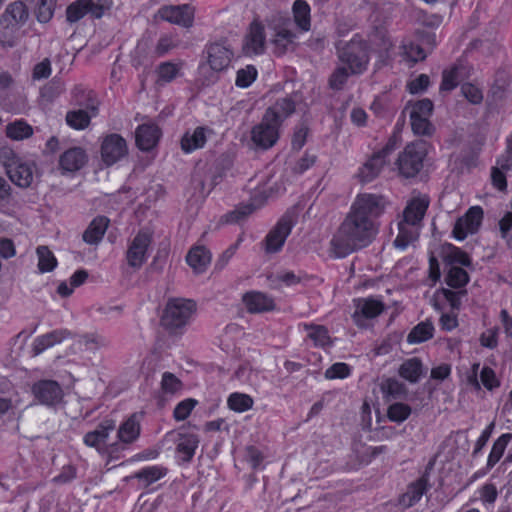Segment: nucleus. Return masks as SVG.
Here are the masks:
<instances>
[{
    "label": "nucleus",
    "mask_w": 512,
    "mask_h": 512,
    "mask_svg": "<svg viewBox=\"0 0 512 512\" xmlns=\"http://www.w3.org/2000/svg\"><path fill=\"white\" fill-rule=\"evenodd\" d=\"M127 154V144L118 134L108 135L101 145V157L107 166L113 165Z\"/></svg>",
    "instance_id": "nucleus-13"
},
{
    "label": "nucleus",
    "mask_w": 512,
    "mask_h": 512,
    "mask_svg": "<svg viewBox=\"0 0 512 512\" xmlns=\"http://www.w3.org/2000/svg\"><path fill=\"white\" fill-rule=\"evenodd\" d=\"M109 222V219L105 216L94 218L82 235L83 241L91 245L98 244L102 240Z\"/></svg>",
    "instance_id": "nucleus-23"
},
{
    "label": "nucleus",
    "mask_w": 512,
    "mask_h": 512,
    "mask_svg": "<svg viewBox=\"0 0 512 512\" xmlns=\"http://www.w3.org/2000/svg\"><path fill=\"white\" fill-rule=\"evenodd\" d=\"M136 144L143 151L151 150L160 138V129L154 124L140 125L136 130Z\"/></svg>",
    "instance_id": "nucleus-19"
},
{
    "label": "nucleus",
    "mask_w": 512,
    "mask_h": 512,
    "mask_svg": "<svg viewBox=\"0 0 512 512\" xmlns=\"http://www.w3.org/2000/svg\"><path fill=\"white\" fill-rule=\"evenodd\" d=\"M386 164V160L383 159L377 153L367 160L363 166L359 169L358 178L362 183H368L373 181L381 172L382 168Z\"/></svg>",
    "instance_id": "nucleus-25"
},
{
    "label": "nucleus",
    "mask_w": 512,
    "mask_h": 512,
    "mask_svg": "<svg viewBox=\"0 0 512 512\" xmlns=\"http://www.w3.org/2000/svg\"><path fill=\"white\" fill-rule=\"evenodd\" d=\"M6 174L11 182L21 188H27L33 181V168L31 164L13 159L5 164Z\"/></svg>",
    "instance_id": "nucleus-15"
},
{
    "label": "nucleus",
    "mask_w": 512,
    "mask_h": 512,
    "mask_svg": "<svg viewBox=\"0 0 512 512\" xmlns=\"http://www.w3.org/2000/svg\"><path fill=\"white\" fill-rule=\"evenodd\" d=\"M38 269L41 273L51 272L57 266V259L47 246H39L36 250Z\"/></svg>",
    "instance_id": "nucleus-38"
},
{
    "label": "nucleus",
    "mask_w": 512,
    "mask_h": 512,
    "mask_svg": "<svg viewBox=\"0 0 512 512\" xmlns=\"http://www.w3.org/2000/svg\"><path fill=\"white\" fill-rule=\"evenodd\" d=\"M511 439L512 434L505 433L494 442L487 461L488 468H492L501 459Z\"/></svg>",
    "instance_id": "nucleus-37"
},
{
    "label": "nucleus",
    "mask_w": 512,
    "mask_h": 512,
    "mask_svg": "<svg viewBox=\"0 0 512 512\" xmlns=\"http://www.w3.org/2000/svg\"><path fill=\"white\" fill-rule=\"evenodd\" d=\"M166 474V469L157 467V466H151L146 467L135 473L134 477L143 480L146 482V485H150L153 482L160 479L162 476Z\"/></svg>",
    "instance_id": "nucleus-47"
},
{
    "label": "nucleus",
    "mask_w": 512,
    "mask_h": 512,
    "mask_svg": "<svg viewBox=\"0 0 512 512\" xmlns=\"http://www.w3.org/2000/svg\"><path fill=\"white\" fill-rule=\"evenodd\" d=\"M446 259L450 264H460L466 267L471 265V260L468 254L456 247L451 249V251L446 256Z\"/></svg>",
    "instance_id": "nucleus-61"
},
{
    "label": "nucleus",
    "mask_w": 512,
    "mask_h": 512,
    "mask_svg": "<svg viewBox=\"0 0 512 512\" xmlns=\"http://www.w3.org/2000/svg\"><path fill=\"white\" fill-rule=\"evenodd\" d=\"M56 0H39L36 10L37 19L42 22H48L54 12Z\"/></svg>",
    "instance_id": "nucleus-50"
},
{
    "label": "nucleus",
    "mask_w": 512,
    "mask_h": 512,
    "mask_svg": "<svg viewBox=\"0 0 512 512\" xmlns=\"http://www.w3.org/2000/svg\"><path fill=\"white\" fill-rule=\"evenodd\" d=\"M116 427L115 421L112 419L103 420L94 431L88 432L84 437V443L87 446L98 448L104 443L110 431Z\"/></svg>",
    "instance_id": "nucleus-26"
},
{
    "label": "nucleus",
    "mask_w": 512,
    "mask_h": 512,
    "mask_svg": "<svg viewBox=\"0 0 512 512\" xmlns=\"http://www.w3.org/2000/svg\"><path fill=\"white\" fill-rule=\"evenodd\" d=\"M265 48L264 26L254 21L250 25V30L244 39L242 46L245 55H257L263 53Z\"/></svg>",
    "instance_id": "nucleus-16"
},
{
    "label": "nucleus",
    "mask_w": 512,
    "mask_h": 512,
    "mask_svg": "<svg viewBox=\"0 0 512 512\" xmlns=\"http://www.w3.org/2000/svg\"><path fill=\"white\" fill-rule=\"evenodd\" d=\"M158 15L165 21L189 28L193 25L194 8L188 4L166 5L158 10Z\"/></svg>",
    "instance_id": "nucleus-11"
},
{
    "label": "nucleus",
    "mask_w": 512,
    "mask_h": 512,
    "mask_svg": "<svg viewBox=\"0 0 512 512\" xmlns=\"http://www.w3.org/2000/svg\"><path fill=\"white\" fill-rule=\"evenodd\" d=\"M140 433V425L136 421L135 415L129 417L118 429V438L124 443H132L137 439Z\"/></svg>",
    "instance_id": "nucleus-34"
},
{
    "label": "nucleus",
    "mask_w": 512,
    "mask_h": 512,
    "mask_svg": "<svg viewBox=\"0 0 512 512\" xmlns=\"http://www.w3.org/2000/svg\"><path fill=\"white\" fill-rule=\"evenodd\" d=\"M428 486V475L425 474L408 486L407 491L399 500L400 504L405 508L413 506L421 499L422 495L427 491Z\"/></svg>",
    "instance_id": "nucleus-21"
},
{
    "label": "nucleus",
    "mask_w": 512,
    "mask_h": 512,
    "mask_svg": "<svg viewBox=\"0 0 512 512\" xmlns=\"http://www.w3.org/2000/svg\"><path fill=\"white\" fill-rule=\"evenodd\" d=\"M293 15L296 25L302 31L310 29V7L304 0H296L294 2Z\"/></svg>",
    "instance_id": "nucleus-35"
},
{
    "label": "nucleus",
    "mask_w": 512,
    "mask_h": 512,
    "mask_svg": "<svg viewBox=\"0 0 512 512\" xmlns=\"http://www.w3.org/2000/svg\"><path fill=\"white\" fill-rule=\"evenodd\" d=\"M483 219L480 206L471 207L464 216L460 217L453 228L452 234L457 240H464L468 234L475 233Z\"/></svg>",
    "instance_id": "nucleus-10"
},
{
    "label": "nucleus",
    "mask_w": 512,
    "mask_h": 512,
    "mask_svg": "<svg viewBox=\"0 0 512 512\" xmlns=\"http://www.w3.org/2000/svg\"><path fill=\"white\" fill-rule=\"evenodd\" d=\"M404 54L413 63H416L419 60H424L426 58V54L423 51L420 45L410 43L403 46Z\"/></svg>",
    "instance_id": "nucleus-62"
},
{
    "label": "nucleus",
    "mask_w": 512,
    "mask_h": 512,
    "mask_svg": "<svg viewBox=\"0 0 512 512\" xmlns=\"http://www.w3.org/2000/svg\"><path fill=\"white\" fill-rule=\"evenodd\" d=\"M349 74L351 73L345 67L336 68L329 78V87L333 90L342 89L343 85L346 83L348 79Z\"/></svg>",
    "instance_id": "nucleus-54"
},
{
    "label": "nucleus",
    "mask_w": 512,
    "mask_h": 512,
    "mask_svg": "<svg viewBox=\"0 0 512 512\" xmlns=\"http://www.w3.org/2000/svg\"><path fill=\"white\" fill-rule=\"evenodd\" d=\"M90 0H76L71 3L66 9V18L70 23H74L87 15V4Z\"/></svg>",
    "instance_id": "nucleus-44"
},
{
    "label": "nucleus",
    "mask_w": 512,
    "mask_h": 512,
    "mask_svg": "<svg viewBox=\"0 0 512 512\" xmlns=\"http://www.w3.org/2000/svg\"><path fill=\"white\" fill-rule=\"evenodd\" d=\"M196 309L192 300L175 298L170 299L165 307L161 322L168 329L180 328L188 322V319Z\"/></svg>",
    "instance_id": "nucleus-4"
},
{
    "label": "nucleus",
    "mask_w": 512,
    "mask_h": 512,
    "mask_svg": "<svg viewBox=\"0 0 512 512\" xmlns=\"http://www.w3.org/2000/svg\"><path fill=\"white\" fill-rule=\"evenodd\" d=\"M257 77V70L253 65H247L237 71L235 84L240 88L249 87Z\"/></svg>",
    "instance_id": "nucleus-46"
},
{
    "label": "nucleus",
    "mask_w": 512,
    "mask_h": 512,
    "mask_svg": "<svg viewBox=\"0 0 512 512\" xmlns=\"http://www.w3.org/2000/svg\"><path fill=\"white\" fill-rule=\"evenodd\" d=\"M354 306L352 318L359 327H366L368 320L378 317L384 311V303L374 297L355 299Z\"/></svg>",
    "instance_id": "nucleus-9"
},
{
    "label": "nucleus",
    "mask_w": 512,
    "mask_h": 512,
    "mask_svg": "<svg viewBox=\"0 0 512 512\" xmlns=\"http://www.w3.org/2000/svg\"><path fill=\"white\" fill-rule=\"evenodd\" d=\"M461 93L472 104H479L483 99L482 91L471 83L463 84Z\"/></svg>",
    "instance_id": "nucleus-59"
},
{
    "label": "nucleus",
    "mask_w": 512,
    "mask_h": 512,
    "mask_svg": "<svg viewBox=\"0 0 512 512\" xmlns=\"http://www.w3.org/2000/svg\"><path fill=\"white\" fill-rule=\"evenodd\" d=\"M68 335H69V332L64 330V331H54V332L45 334L41 337H38L33 344L34 355H39L45 349L53 346L56 343H60Z\"/></svg>",
    "instance_id": "nucleus-33"
},
{
    "label": "nucleus",
    "mask_w": 512,
    "mask_h": 512,
    "mask_svg": "<svg viewBox=\"0 0 512 512\" xmlns=\"http://www.w3.org/2000/svg\"><path fill=\"white\" fill-rule=\"evenodd\" d=\"M7 136L14 140H22L32 135L33 130L30 125L23 121H16L7 125Z\"/></svg>",
    "instance_id": "nucleus-43"
},
{
    "label": "nucleus",
    "mask_w": 512,
    "mask_h": 512,
    "mask_svg": "<svg viewBox=\"0 0 512 512\" xmlns=\"http://www.w3.org/2000/svg\"><path fill=\"white\" fill-rule=\"evenodd\" d=\"M257 207L254 204H248L226 214L224 221L226 223H238L253 213Z\"/></svg>",
    "instance_id": "nucleus-52"
},
{
    "label": "nucleus",
    "mask_w": 512,
    "mask_h": 512,
    "mask_svg": "<svg viewBox=\"0 0 512 512\" xmlns=\"http://www.w3.org/2000/svg\"><path fill=\"white\" fill-rule=\"evenodd\" d=\"M28 18V11L22 2H14L8 5L5 13L1 16L0 24L5 29L18 27L24 24Z\"/></svg>",
    "instance_id": "nucleus-17"
},
{
    "label": "nucleus",
    "mask_w": 512,
    "mask_h": 512,
    "mask_svg": "<svg viewBox=\"0 0 512 512\" xmlns=\"http://www.w3.org/2000/svg\"><path fill=\"white\" fill-rule=\"evenodd\" d=\"M469 281L468 273L461 267L452 265L446 275V283L452 288H461Z\"/></svg>",
    "instance_id": "nucleus-39"
},
{
    "label": "nucleus",
    "mask_w": 512,
    "mask_h": 512,
    "mask_svg": "<svg viewBox=\"0 0 512 512\" xmlns=\"http://www.w3.org/2000/svg\"><path fill=\"white\" fill-rule=\"evenodd\" d=\"M153 235L148 230H140L131 241L126 259L130 267L139 269L147 260L148 249L152 243Z\"/></svg>",
    "instance_id": "nucleus-8"
},
{
    "label": "nucleus",
    "mask_w": 512,
    "mask_h": 512,
    "mask_svg": "<svg viewBox=\"0 0 512 512\" xmlns=\"http://www.w3.org/2000/svg\"><path fill=\"white\" fill-rule=\"evenodd\" d=\"M434 327L431 322L425 321L416 325L407 336L409 343H421L433 337Z\"/></svg>",
    "instance_id": "nucleus-36"
},
{
    "label": "nucleus",
    "mask_w": 512,
    "mask_h": 512,
    "mask_svg": "<svg viewBox=\"0 0 512 512\" xmlns=\"http://www.w3.org/2000/svg\"><path fill=\"white\" fill-rule=\"evenodd\" d=\"M411 127L415 134L423 136H431L434 132V126L429 121V118H410Z\"/></svg>",
    "instance_id": "nucleus-51"
},
{
    "label": "nucleus",
    "mask_w": 512,
    "mask_h": 512,
    "mask_svg": "<svg viewBox=\"0 0 512 512\" xmlns=\"http://www.w3.org/2000/svg\"><path fill=\"white\" fill-rule=\"evenodd\" d=\"M179 72V68L177 65L171 62L161 63L158 67V77L159 81L170 82L176 78Z\"/></svg>",
    "instance_id": "nucleus-56"
},
{
    "label": "nucleus",
    "mask_w": 512,
    "mask_h": 512,
    "mask_svg": "<svg viewBox=\"0 0 512 512\" xmlns=\"http://www.w3.org/2000/svg\"><path fill=\"white\" fill-rule=\"evenodd\" d=\"M186 261L195 273H203L211 261V254L205 247L197 246L189 251Z\"/></svg>",
    "instance_id": "nucleus-29"
},
{
    "label": "nucleus",
    "mask_w": 512,
    "mask_h": 512,
    "mask_svg": "<svg viewBox=\"0 0 512 512\" xmlns=\"http://www.w3.org/2000/svg\"><path fill=\"white\" fill-rule=\"evenodd\" d=\"M428 207V202L424 199L411 200L403 211L402 220L418 225L423 219Z\"/></svg>",
    "instance_id": "nucleus-32"
},
{
    "label": "nucleus",
    "mask_w": 512,
    "mask_h": 512,
    "mask_svg": "<svg viewBox=\"0 0 512 512\" xmlns=\"http://www.w3.org/2000/svg\"><path fill=\"white\" fill-rule=\"evenodd\" d=\"M91 115L86 110L78 109L69 111L66 115V122L74 129H84L90 123Z\"/></svg>",
    "instance_id": "nucleus-41"
},
{
    "label": "nucleus",
    "mask_w": 512,
    "mask_h": 512,
    "mask_svg": "<svg viewBox=\"0 0 512 512\" xmlns=\"http://www.w3.org/2000/svg\"><path fill=\"white\" fill-rule=\"evenodd\" d=\"M398 235L394 240V246L405 249L418 238V227L415 224L400 220L397 224Z\"/></svg>",
    "instance_id": "nucleus-27"
},
{
    "label": "nucleus",
    "mask_w": 512,
    "mask_h": 512,
    "mask_svg": "<svg viewBox=\"0 0 512 512\" xmlns=\"http://www.w3.org/2000/svg\"><path fill=\"white\" fill-rule=\"evenodd\" d=\"M424 373L422 361L417 357L405 360L399 367V375L410 383H417Z\"/></svg>",
    "instance_id": "nucleus-30"
},
{
    "label": "nucleus",
    "mask_w": 512,
    "mask_h": 512,
    "mask_svg": "<svg viewBox=\"0 0 512 512\" xmlns=\"http://www.w3.org/2000/svg\"><path fill=\"white\" fill-rule=\"evenodd\" d=\"M410 414V406L401 402L394 403L388 408V418L394 422H403L410 416Z\"/></svg>",
    "instance_id": "nucleus-48"
},
{
    "label": "nucleus",
    "mask_w": 512,
    "mask_h": 512,
    "mask_svg": "<svg viewBox=\"0 0 512 512\" xmlns=\"http://www.w3.org/2000/svg\"><path fill=\"white\" fill-rule=\"evenodd\" d=\"M433 111V103L430 99H422L411 105L410 118H429Z\"/></svg>",
    "instance_id": "nucleus-49"
},
{
    "label": "nucleus",
    "mask_w": 512,
    "mask_h": 512,
    "mask_svg": "<svg viewBox=\"0 0 512 512\" xmlns=\"http://www.w3.org/2000/svg\"><path fill=\"white\" fill-rule=\"evenodd\" d=\"M427 154V143L415 141L408 144L397 159V166L401 175L406 178L416 176L423 167V160Z\"/></svg>",
    "instance_id": "nucleus-3"
},
{
    "label": "nucleus",
    "mask_w": 512,
    "mask_h": 512,
    "mask_svg": "<svg viewBox=\"0 0 512 512\" xmlns=\"http://www.w3.org/2000/svg\"><path fill=\"white\" fill-rule=\"evenodd\" d=\"M480 379L481 383L488 390H493L500 386L494 370L488 366H484L480 371Z\"/></svg>",
    "instance_id": "nucleus-58"
},
{
    "label": "nucleus",
    "mask_w": 512,
    "mask_h": 512,
    "mask_svg": "<svg viewBox=\"0 0 512 512\" xmlns=\"http://www.w3.org/2000/svg\"><path fill=\"white\" fill-rule=\"evenodd\" d=\"M458 67H453L450 70H445L442 75V83L440 89L442 91H451L459 83Z\"/></svg>",
    "instance_id": "nucleus-55"
},
{
    "label": "nucleus",
    "mask_w": 512,
    "mask_h": 512,
    "mask_svg": "<svg viewBox=\"0 0 512 512\" xmlns=\"http://www.w3.org/2000/svg\"><path fill=\"white\" fill-rule=\"evenodd\" d=\"M112 0H90L87 6V14L92 18L100 19L112 8Z\"/></svg>",
    "instance_id": "nucleus-45"
},
{
    "label": "nucleus",
    "mask_w": 512,
    "mask_h": 512,
    "mask_svg": "<svg viewBox=\"0 0 512 512\" xmlns=\"http://www.w3.org/2000/svg\"><path fill=\"white\" fill-rule=\"evenodd\" d=\"M352 450L361 463H368L373 457L385 450L384 446L370 447L361 442H354Z\"/></svg>",
    "instance_id": "nucleus-40"
},
{
    "label": "nucleus",
    "mask_w": 512,
    "mask_h": 512,
    "mask_svg": "<svg viewBox=\"0 0 512 512\" xmlns=\"http://www.w3.org/2000/svg\"><path fill=\"white\" fill-rule=\"evenodd\" d=\"M270 114H264L261 121L251 130V142L256 150H268L279 139L280 125L272 121Z\"/></svg>",
    "instance_id": "nucleus-5"
},
{
    "label": "nucleus",
    "mask_w": 512,
    "mask_h": 512,
    "mask_svg": "<svg viewBox=\"0 0 512 512\" xmlns=\"http://www.w3.org/2000/svg\"><path fill=\"white\" fill-rule=\"evenodd\" d=\"M289 26H291V21L287 19L282 26L276 28L273 44L275 53L278 55H283L287 51L294 49L295 34L290 30Z\"/></svg>",
    "instance_id": "nucleus-18"
},
{
    "label": "nucleus",
    "mask_w": 512,
    "mask_h": 512,
    "mask_svg": "<svg viewBox=\"0 0 512 512\" xmlns=\"http://www.w3.org/2000/svg\"><path fill=\"white\" fill-rule=\"evenodd\" d=\"M207 59L212 70H225L233 57V51L226 42H215L207 46Z\"/></svg>",
    "instance_id": "nucleus-14"
},
{
    "label": "nucleus",
    "mask_w": 512,
    "mask_h": 512,
    "mask_svg": "<svg viewBox=\"0 0 512 512\" xmlns=\"http://www.w3.org/2000/svg\"><path fill=\"white\" fill-rule=\"evenodd\" d=\"M87 161L85 151L80 147H73L65 151L59 160L63 170L75 172L81 169Z\"/></svg>",
    "instance_id": "nucleus-20"
},
{
    "label": "nucleus",
    "mask_w": 512,
    "mask_h": 512,
    "mask_svg": "<svg viewBox=\"0 0 512 512\" xmlns=\"http://www.w3.org/2000/svg\"><path fill=\"white\" fill-rule=\"evenodd\" d=\"M351 373V368L348 364L338 362L333 364L325 371L326 379H344L347 378Z\"/></svg>",
    "instance_id": "nucleus-53"
},
{
    "label": "nucleus",
    "mask_w": 512,
    "mask_h": 512,
    "mask_svg": "<svg viewBox=\"0 0 512 512\" xmlns=\"http://www.w3.org/2000/svg\"><path fill=\"white\" fill-rule=\"evenodd\" d=\"M295 111V103L291 98L278 100L273 106L266 109L264 114H270L271 120L281 126L283 121Z\"/></svg>",
    "instance_id": "nucleus-28"
},
{
    "label": "nucleus",
    "mask_w": 512,
    "mask_h": 512,
    "mask_svg": "<svg viewBox=\"0 0 512 512\" xmlns=\"http://www.w3.org/2000/svg\"><path fill=\"white\" fill-rule=\"evenodd\" d=\"M243 302L250 313H262L274 309L273 300L261 292H247L243 295Z\"/></svg>",
    "instance_id": "nucleus-22"
},
{
    "label": "nucleus",
    "mask_w": 512,
    "mask_h": 512,
    "mask_svg": "<svg viewBox=\"0 0 512 512\" xmlns=\"http://www.w3.org/2000/svg\"><path fill=\"white\" fill-rule=\"evenodd\" d=\"M212 132L206 127H197L192 134L186 132L181 139V148L185 152H191L202 148L206 143V133Z\"/></svg>",
    "instance_id": "nucleus-31"
},
{
    "label": "nucleus",
    "mask_w": 512,
    "mask_h": 512,
    "mask_svg": "<svg viewBox=\"0 0 512 512\" xmlns=\"http://www.w3.org/2000/svg\"><path fill=\"white\" fill-rule=\"evenodd\" d=\"M385 391L393 398H400L406 393V387L396 379H388L385 384Z\"/></svg>",
    "instance_id": "nucleus-64"
},
{
    "label": "nucleus",
    "mask_w": 512,
    "mask_h": 512,
    "mask_svg": "<svg viewBox=\"0 0 512 512\" xmlns=\"http://www.w3.org/2000/svg\"><path fill=\"white\" fill-rule=\"evenodd\" d=\"M385 206L386 201L383 196L364 193L356 197L350 210L356 215L374 222L375 218L384 212Z\"/></svg>",
    "instance_id": "nucleus-7"
},
{
    "label": "nucleus",
    "mask_w": 512,
    "mask_h": 512,
    "mask_svg": "<svg viewBox=\"0 0 512 512\" xmlns=\"http://www.w3.org/2000/svg\"><path fill=\"white\" fill-rule=\"evenodd\" d=\"M227 403L231 410L244 412L252 408L253 399L247 394L233 393L229 396Z\"/></svg>",
    "instance_id": "nucleus-42"
},
{
    "label": "nucleus",
    "mask_w": 512,
    "mask_h": 512,
    "mask_svg": "<svg viewBox=\"0 0 512 512\" xmlns=\"http://www.w3.org/2000/svg\"><path fill=\"white\" fill-rule=\"evenodd\" d=\"M335 47L339 60L348 65L351 74H361L367 69L368 46L359 35H355L349 42L339 40Z\"/></svg>",
    "instance_id": "nucleus-2"
},
{
    "label": "nucleus",
    "mask_w": 512,
    "mask_h": 512,
    "mask_svg": "<svg viewBox=\"0 0 512 512\" xmlns=\"http://www.w3.org/2000/svg\"><path fill=\"white\" fill-rule=\"evenodd\" d=\"M35 398L44 405L55 406L62 401L63 390L54 380H40L32 386Z\"/></svg>",
    "instance_id": "nucleus-12"
},
{
    "label": "nucleus",
    "mask_w": 512,
    "mask_h": 512,
    "mask_svg": "<svg viewBox=\"0 0 512 512\" xmlns=\"http://www.w3.org/2000/svg\"><path fill=\"white\" fill-rule=\"evenodd\" d=\"M297 215L293 210L287 211L267 234L264 247L267 253H276L281 250L292 227L296 223Z\"/></svg>",
    "instance_id": "nucleus-6"
},
{
    "label": "nucleus",
    "mask_w": 512,
    "mask_h": 512,
    "mask_svg": "<svg viewBox=\"0 0 512 512\" xmlns=\"http://www.w3.org/2000/svg\"><path fill=\"white\" fill-rule=\"evenodd\" d=\"M199 438L192 433H179L177 438L176 451L181 456L183 462H190L194 456L195 449L198 447Z\"/></svg>",
    "instance_id": "nucleus-24"
},
{
    "label": "nucleus",
    "mask_w": 512,
    "mask_h": 512,
    "mask_svg": "<svg viewBox=\"0 0 512 512\" xmlns=\"http://www.w3.org/2000/svg\"><path fill=\"white\" fill-rule=\"evenodd\" d=\"M196 404L197 401L192 398L181 401L174 409L175 419L178 421L185 420L190 415Z\"/></svg>",
    "instance_id": "nucleus-60"
},
{
    "label": "nucleus",
    "mask_w": 512,
    "mask_h": 512,
    "mask_svg": "<svg viewBox=\"0 0 512 512\" xmlns=\"http://www.w3.org/2000/svg\"><path fill=\"white\" fill-rule=\"evenodd\" d=\"M377 229L373 221L350 212L334 233L329 247V254L334 258H344L361 248L368 246Z\"/></svg>",
    "instance_id": "nucleus-1"
},
{
    "label": "nucleus",
    "mask_w": 512,
    "mask_h": 512,
    "mask_svg": "<svg viewBox=\"0 0 512 512\" xmlns=\"http://www.w3.org/2000/svg\"><path fill=\"white\" fill-rule=\"evenodd\" d=\"M51 74V62L49 58L43 59L33 68L32 77L34 80L46 79Z\"/></svg>",
    "instance_id": "nucleus-63"
},
{
    "label": "nucleus",
    "mask_w": 512,
    "mask_h": 512,
    "mask_svg": "<svg viewBox=\"0 0 512 512\" xmlns=\"http://www.w3.org/2000/svg\"><path fill=\"white\" fill-rule=\"evenodd\" d=\"M182 387L181 381L172 373L165 372L162 376L161 388L166 393L174 394Z\"/></svg>",
    "instance_id": "nucleus-57"
}]
</instances>
